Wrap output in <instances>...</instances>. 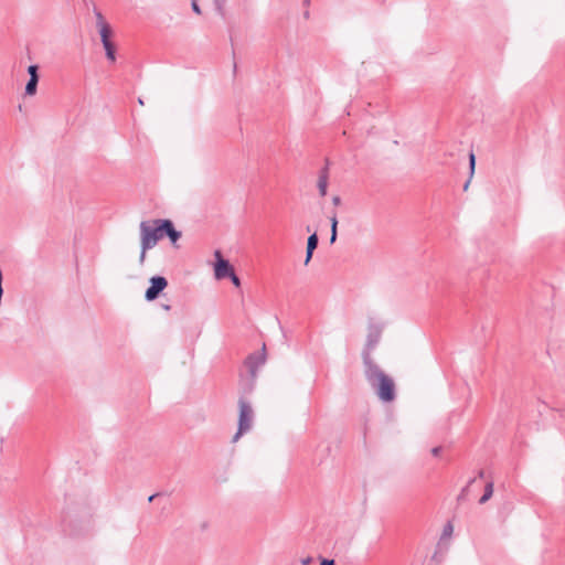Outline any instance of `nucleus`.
Wrapping results in <instances>:
<instances>
[{"instance_id":"nucleus-1","label":"nucleus","mask_w":565,"mask_h":565,"mask_svg":"<svg viewBox=\"0 0 565 565\" xmlns=\"http://www.w3.org/2000/svg\"><path fill=\"white\" fill-rule=\"evenodd\" d=\"M364 375L382 402L388 403L395 399L394 380L385 374L374 360L367 355L365 356Z\"/></svg>"},{"instance_id":"nucleus-2","label":"nucleus","mask_w":565,"mask_h":565,"mask_svg":"<svg viewBox=\"0 0 565 565\" xmlns=\"http://www.w3.org/2000/svg\"><path fill=\"white\" fill-rule=\"evenodd\" d=\"M163 221L164 218H154L140 222V265H143L147 252L153 248L158 242L164 237V231L162 230L164 227Z\"/></svg>"},{"instance_id":"nucleus-3","label":"nucleus","mask_w":565,"mask_h":565,"mask_svg":"<svg viewBox=\"0 0 565 565\" xmlns=\"http://www.w3.org/2000/svg\"><path fill=\"white\" fill-rule=\"evenodd\" d=\"M239 406V416H238V429L235 436L233 437V441H236L241 435L248 431L252 427L253 423V409L249 403L244 398L241 397L238 401Z\"/></svg>"},{"instance_id":"nucleus-4","label":"nucleus","mask_w":565,"mask_h":565,"mask_svg":"<svg viewBox=\"0 0 565 565\" xmlns=\"http://www.w3.org/2000/svg\"><path fill=\"white\" fill-rule=\"evenodd\" d=\"M168 286V280L163 276H153L150 278V286L147 288L145 298L147 301L156 300Z\"/></svg>"},{"instance_id":"nucleus-5","label":"nucleus","mask_w":565,"mask_h":565,"mask_svg":"<svg viewBox=\"0 0 565 565\" xmlns=\"http://www.w3.org/2000/svg\"><path fill=\"white\" fill-rule=\"evenodd\" d=\"M214 256L216 258L214 265L215 278L218 280L227 278L234 271L233 266L230 264L227 259L223 258L222 253L220 250H215Z\"/></svg>"},{"instance_id":"nucleus-6","label":"nucleus","mask_w":565,"mask_h":565,"mask_svg":"<svg viewBox=\"0 0 565 565\" xmlns=\"http://www.w3.org/2000/svg\"><path fill=\"white\" fill-rule=\"evenodd\" d=\"M265 344L263 345L262 351L254 352L246 358L245 365L248 369L249 375H252V377H257V371L262 365L265 364Z\"/></svg>"},{"instance_id":"nucleus-7","label":"nucleus","mask_w":565,"mask_h":565,"mask_svg":"<svg viewBox=\"0 0 565 565\" xmlns=\"http://www.w3.org/2000/svg\"><path fill=\"white\" fill-rule=\"evenodd\" d=\"M100 35V41L103 43V46L105 49L106 57L115 62L116 61V47L115 44L111 42V35L113 30L110 26H103V30L98 31Z\"/></svg>"},{"instance_id":"nucleus-8","label":"nucleus","mask_w":565,"mask_h":565,"mask_svg":"<svg viewBox=\"0 0 565 565\" xmlns=\"http://www.w3.org/2000/svg\"><path fill=\"white\" fill-rule=\"evenodd\" d=\"M381 338V331L376 328H372L367 334L366 343L362 352L363 365H365V356H371L372 350L376 347Z\"/></svg>"},{"instance_id":"nucleus-9","label":"nucleus","mask_w":565,"mask_h":565,"mask_svg":"<svg viewBox=\"0 0 565 565\" xmlns=\"http://www.w3.org/2000/svg\"><path fill=\"white\" fill-rule=\"evenodd\" d=\"M163 225L164 227L162 230L164 231V236H167L171 244L178 248L179 246L177 243L182 236L181 232L174 227L173 222L169 218H164Z\"/></svg>"},{"instance_id":"nucleus-10","label":"nucleus","mask_w":565,"mask_h":565,"mask_svg":"<svg viewBox=\"0 0 565 565\" xmlns=\"http://www.w3.org/2000/svg\"><path fill=\"white\" fill-rule=\"evenodd\" d=\"M328 181H329V168H328V166H326L320 170L318 182H317V186H318V190H319V193L321 196L327 195Z\"/></svg>"},{"instance_id":"nucleus-11","label":"nucleus","mask_w":565,"mask_h":565,"mask_svg":"<svg viewBox=\"0 0 565 565\" xmlns=\"http://www.w3.org/2000/svg\"><path fill=\"white\" fill-rule=\"evenodd\" d=\"M255 382H256V377H252V375H249L248 379L242 381V383H241L242 396L241 397L245 398V395L253 392V390L255 387Z\"/></svg>"},{"instance_id":"nucleus-12","label":"nucleus","mask_w":565,"mask_h":565,"mask_svg":"<svg viewBox=\"0 0 565 565\" xmlns=\"http://www.w3.org/2000/svg\"><path fill=\"white\" fill-rule=\"evenodd\" d=\"M475 168H476V156H475V153H473V152H470V153H469V170H470V172H469V178H468V180H467V181H466V183L463 184V190H465V191H467V190H468V188H469V184H470V182H471V179H472V177H473V174H475Z\"/></svg>"},{"instance_id":"nucleus-13","label":"nucleus","mask_w":565,"mask_h":565,"mask_svg":"<svg viewBox=\"0 0 565 565\" xmlns=\"http://www.w3.org/2000/svg\"><path fill=\"white\" fill-rule=\"evenodd\" d=\"M330 223H331L330 243L333 244L338 237V217H337L335 212L330 216Z\"/></svg>"},{"instance_id":"nucleus-14","label":"nucleus","mask_w":565,"mask_h":565,"mask_svg":"<svg viewBox=\"0 0 565 565\" xmlns=\"http://www.w3.org/2000/svg\"><path fill=\"white\" fill-rule=\"evenodd\" d=\"M492 494H493V482L489 481V482H487V484L484 487V493L479 499V503L484 504L488 500H490Z\"/></svg>"},{"instance_id":"nucleus-15","label":"nucleus","mask_w":565,"mask_h":565,"mask_svg":"<svg viewBox=\"0 0 565 565\" xmlns=\"http://www.w3.org/2000/svg\"><path fill=\"white\" fill-rule=\"evenodd\" d=\"M39 79L29 78V82L25 85V94L29 96H33L36 93Z\"/></svg>"},{"instance_id":"nucleus-16","label":"nucleus","mask_w":565,"mask_h":565,"mask_svg":"<svg viewBox=\"0 0 565 565\" xmlns=\"http://www.w3.org/2000/svg\"><path fill=\"white\" fill-rule=\"evenodd\" d=\"M94 12H95V17H96V26L98 29V31L103 30V26H110L104 15L102 14L100 11H98L96 8L94 9Z\"/></svg>"},{"instance_id":"nucleus-17","label":"nucleus","mask_w":565,"mask_h":565,"mask_svg":"<svg viewBox=\"0 0 565 565\" xmlns=\"http://www.w3.org/2000/svg\"><path fill=\"white\" fill-rule=\"evenodd\" d=\"M318 244H319V237L317 235L316 232L311 233V235L308 237V241H307V248H312V249H316L318 247Z\"/></svg>"},{"instance_id":"nucleus-18","label":"nucleus","mask_w":565,"mask_h":565,"mask_svg":"<svg viewBox=\"0 0 565 565\" xmlns=\"http://www.w3.org/2000/svg\"><path fill=\"white\" fill-rule=\"evenodd\" d=\"M216 12L224 17L225 14V0H213Z\"/></svg>"},{"instance_id":"nucleus-19","label":"nucleus","mask_w":565,"mask_h":565,"mask_svg":"<svg viewBox=\"0 0 565 565\" xmlns=\"http://www.w3.org/2000/svg\"><path fill=\"white\" fill-rule=\"evenodd\" d=\"M38 71H39L38 65H30V66L28 67V73H29V75H30V78L39 79V73H38Z\"/></svg>"},{"instance_id":"nucleus-20","label":"nucleus","mask_w":565,"mask_h":565,"mask_svg":"<svg viewBox=\"0 0 565 565\" xmlns=\"http://www.w3.org/2000/svg\"><path fill=\"white\" fill-rule=\"evenodd\" d=\"M227 278L231 279V281L233 282V285L235 287H239L241 286V280L239 278L237 277V275L235 274V271H233Z\"/></svg>"},{"instance_id":"nucleus-21","label":"nucleus","mask_w":565,"mask_h":565,"mask_svg":"<svg viewBox=\"0 0 565 565\" xmlns=\"http://www.w3.org/2000/svg\"><path fill=\"white\" fill-rule=\"evenodd\" d=\"M313 252H315V249H312V248H311V249H310V248H307V250H306L305 265H308V264H309V262H310V260H311V258H312Z\"/></svg>"},{"instance_id":"nucleus-22","label":"nucleus","mask_w":565,"mask_h":565,"mask_svg":"<svg viewBox=\"0 0 565 565\" xmlns=\"http://www.w3.org/2000/svg\"><path fill=\"white\" fill-rule=\"evenodd\" d=\"M191 7H192L193 12H195L196 14L202 13L201 8L198 4V0H192Z\"/></svg>"},{"instance_id":"nucleus-23","label":"nucleus","mask_w":565,"mask_h":565,"mask_svg":"<svg viewBox=\"0 0 565 565\" xmlns=\"http://www.w3.org/2000/svg\"><path fill=\"white\" fill-rule=\"evenodd\" d=\"M452 533V525L450 523H448L445 527H444V532H443V535L444 536H447V535H450Z\"/></svg>"},{"instance_id":"nucleus-24","label":"nucleus","mask_w":565,"mask_h":565,"mask_svg":"<svg viewBox=\"0 0 565 565\" xmlns=\"http://www.w3.org/2000/svg\"><path fill=\"white\" fill-rule=\"evenodd\" d=\"M320 565H335L334 559L322 558Z\"/></svg>"},{"instance_id":"nucleus-25","label":"nucleus","mask_w":565,"mask_h":565,"mask_svg":"<svg viewBox=\"0 0 565 565\" xmlns=\"http://www.w3.org/2000/svg\"><path fill=\"white\" fill-rule=\"evenodd\" d=\"M332 203H333V205H335V206H337V205H340V204H341V198H340L339 195H334V196L332 198Z\"/></svg>"},{"instance_id":"nucleus-26","label":"nucleus","mask_w":565,"mask_h":565,"mask_svg":"<svg viewBox=\"0 0 565 565\" xmlns=\"http://www.w3.org/2000/svg\"><path fill=\"white\" fill-rule=\"evenodd\" d=\"M441 449H443V448H441L440 446L434 447V448L431 449V454H433V456H438V455L440 454Z\"/></svg>"},{"instance_id":"nucleus-27","label":"nucleus","mask_w":565,"mask_h":565,"mask_svg":"<svg viewBox=\"0 0 565 565\" xmlns=\"http://www.w3.org/2000/svg\"><path fill=\"white\" fill-rule=\"evenodd\" d=\"M311 562H312V558H311V557H306V558H302V559H301V564H302V565H309Z\"/></svg>"},{"instance_id":"nucleus-28","label":"nucleus","mask_w":565,"mask_h":565,"mask_svg":"<svg viewBox=\"0 0 565 565\" xmlns=\"http://www.w3.org/2000/svg\"><path fill=\"white\" fill-rule=\"evenodd\" d=\"M158 495V493H154V494H151L149 498H148V501L149 502H152L153 499Z\"/></svg>"},{"instance_id":"nucleus-29","label":"nucleus","mask_w":565,"mask_h":565,"mask_svg":"<svg viewBox=\"0 0 565 565\" xmlns=\"http://www.w3.org/2000/svg\"><path fill=\"white\" fill-rule=\"evenodd\" d=\"M161 307H162V309H164L167 311L170 310V308H171L169 305H161Z\"/></svg>"},{"instance_id":"nucleus-30","label":"nucleus","mask_w":565,"mask_h":565,"mask_svg":"<svg viewBox=\"0 0 565 565\" xmlns=\"http://www.w3.org/2000/svg\"><path fill=\"white\" fill-rule=\"evenodd\" d=\"M478 476H479L480 478H483V477H484V471H483V470H480V471H479V473H478Z\"/></svg>"},{"instance_id":"nucleus-31","label":"nucleus","mask_w":565,"mask_h":565,"mask_svg":"<svg viewBox=\"0 0 565 565\" xmlns=\"http://www.w3.org/2000/svg\"><path fill=\"white\" fill-rule=\"evenodd\" d=\"M306 231H307L308 233H310V232H311V227H310V225H307Z\"/></svg>"},{"instance_id":"nucleus-32","label":"nucleus","mask_w":565,"mask_h":565,"mask_svg":"<svg viewBox=\"0 0 565 565\" xmlns=\"http://www.w3.org/2000/svg\"><path fill=\"white\" fill-rule=\"evenodd\" d=\"M305 18H309V12L308 11L305 12Z\"/></svg>"},{"instance_id":"nucleus-33","label":"nucleus","mask_w":565,"mask_h":565,"mask_svg":"<svg viewBox=\"0 0 565 565\" xmlns=\"http://www.w3.org/2000/svg\"><path fill=\"white\" fill-rule=\"evenodd\" d=\"M310 3V0H305V4H309Z\"/></svg>"},{"instance_id":"nucleus-34","label":"nucleus","mask_w":565,"mask_h":565,"mask_svg":"<svg viewBox=\"0 0 565 565\" xmlns=\"http://www.w3.org/2000/svg\"><path fill=\"white\" fill-rule=\"evenodd\" d=\"M139 104L143 105V102L141 98L138 99Z\"/></svg>"}]
</instances>
